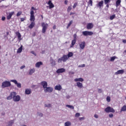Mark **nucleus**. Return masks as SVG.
Segmentation results:
<instances>
[{"label": "nucleus", "mask_w": 126, "mask_h": 126, "mask_svg": "<svg viewBox=\"0 0 126 126\" xmlns=\"http://www.w3.org/2000/svg\"><path fill=\"white\" fill-rule=\"evenodd\" d=\"M13 99L14 102H19L21 99L20 95H17L15 92H12L10 93V95L7 97V100H11Z\"/></svg>", "instance_id": "f257e3e1"}, {"label": "nucleus", "mask_w": 126, "mask_h": 126, "mask_svg": "<svg viewBox=\"0 0 126 126\" xmlns=\"http://www.w3.org/2000/svg\"><path fill=\"white\" fill-rule=\"evenodd\" d=\"M10 86H11V83L9 81H6L2 83V85H1L2 88L10 87Z\"/></svg>", "instance_id": "f03ea898"}, {"label": "nucleus", "mask_w": 126, "mask_h": 126, "mask_svg": "<svg viewBox=\"0 0 126 126\" xmlns=\"http://www.w3.org/2000/svg\"><path fill=\"white\" fill-rule=\"evenodd\" d=\"M48 25L49 24L44 22L41 23V26L42 27V33H46V31L47 29H48Z\"/></svg>", "instance_id": "7ed1b4c3"}, {"label": "nucleus", "mask_w": 126, "mask_h": 126, "mask_svg": "<svg viewBox=\"0 0 126 126\" xmlns=\"http://www.w3.org/2000/svg\"><path fill=\"white\" fill-rule=\"evenodd\" d=\"M104 111L106 113H115V109L110 106L105 108Z\"/></svg>", "instance_id": "20e7f679"}, {"label": "nucleus", "mask_w": 126, "mask_h": 126, "mask_svg": "<svg viewBox=\"0 0 126 126\" xmlns=\"http://www.w3.org/2000/svg\"><path fill=\"white\" fill-rule=\"evenodd\" d=\"M54 90V89L50 87H47L46 89L44 90L45 93H52Z\"/></svg>", "instance_id": "39448f33"}, {"label": "nucleus", "mask_w": 126, "mask_h": 126, "mask_svg": "<svg viewBox=\"0 0 126 126\" xmlns=\"http://www.w3.org/2000/svg\"><path fill=\"white\" fill-rule=\"evenodd\" d=\"M82 34L84 36H91L93 35V32L89 31H84L82 32Z\"/></svg>", "instance_id": "423d86ee"}, {"label": "nucleus", "mask_w": 126, "mask_h": 126, "mask_svg": "<svg viewBox=\"0 0 126 126\" xmlns=\"http://www.w3.org/2000/svg\"><path fill=\"white\" fill-rule=\"evenodd\" d=\"M31 14V17H30V20L31 21H35V16H34V11L31 10L30 12Z\"/></svg>", "instance_id": "0eeeda50"}, {"label": "nucleus", "mask_w": 126, "mask_h": 126, "mask_svg": "<svg viewBox=\"0 0 126 126\" xmlns=\"http://www.w3.org/2000/svg\"><path fill=\"white\" fill-rule=\"evenodd\" d=\"M47 4L49 5V6H47V7H49V9H51V8H54L55 7V5L53 4V2H52V0H49L47 3Z\"/></svg>", "instance_id": "6e6552de"}, {"label": "nucleus", "mask_w": 126, "mask_h": 126, "mask_svg": "<svg viewBox=\"0 0 126 126\" xmlns=\"http://www.w3.org/2000/svg\"><path fill=\"white\" fill-rule=\"evenodd\" d=\"M11 82H13L15 84L17 85L18 88H21V84L18 83L16 80H11L10 81Z\"/></svg>", "instance_id": "1a4fd4ad"}, {"label": "nucleus", "mask_w": 126, "mask_h": 126, "mask_svg": "<svg viewBox=\"0 0 126 126\" xmlns=\"http://www.w3.org/2000/svg\"><path fill=\"white\" fill-rule=\"evenodd\" d=\"M79 46L81 50H83L85 48V42L82 41L79 43Z\"/></svg>", "instance_id": "9d476101"}, {"label": "nucleus", "mask_w": 126, "mask_h": 126, "mask_svg": "<svg viewBox=\"0 0 126 126\" xmlns=\"http://www.w3.org/2000/svg\"><path fill=\"white\" fill-rule=\"evenodd\" d=\"M14 14V11L9 12L6 17L7 20H9V19H11L12 15H13Z\"/></svg>", "instance_id": "9b49d317"}, {"label": "nucleus", "mask_w": 126, "mask_h": 126, "mask_svg": "<svg viewBox=\"0 0 126 126\" xmlns=\"http://www.w3.org/2000/svg\"><path fill=\"white\" fill-rule=\"evenodd\" d=\"M41 85L43 87L44 90L46 89L48 86V83L46 81H42L41 82Z\"/></svg>", "instance_id": "f8f14e48"}, {"label": "nucleus", "mask_w": 126, "mask_h": 126, "mask_svg": "<svg viewBox=\"0 0 126 126\" xmlns=\"http://www.w3.org/2000/svg\"><path fill=\"white\" fill-rule=\"evenodd\" d=\"M41 65H43V62H38L35 64V67H37V68H39Z\"/></svg>", "instance_id": "ddd939ff"}, {"label": "nucleus", "mask_w": 126, "mask_h": 126, "mask_svg": "<svg viewBox=\"0 0 126 126\" xmlns=\"http://www.w3.org/2000/svg\"><path fill=\"white\" fill-rule=\"evenodd\" d=\"M64 71H65V69L63 68H61L58 69L57 70L56 72L57 73H63V72H64Z\"/></svg>", "instance_id": "4468645a"}, {"label": "nucleus", "mask_w": 126, "mask_h": 126, "mask_svg": "<svg viewBox=\"0 0 126 126\" xmlns=\"http://www.w3.org/2000/svg\"><path fill=\"white\" fill-rule=\"evenodd\" d=\"M50 63L52 66H55L56 65V61L54 60L52 57L50 58Z\"/></svg>", "instance_id": "2eb2a0df"}, {"label": "nucleus", "mask_w": 126, "mask_h": 126, "mask_svg": "<svg viewBox=\"0 0 126 126\" xmlns=\"http://www.w3.org/2000/svg\"><path fill=\"white\" fill-rule=\"evenodd\" d=\"M36 71V69H35L34 68H32V69H30L29 71V74L30 75H32L33 73H34Z\"/></svg>", "instance_id": "dca6fc26"}, {"label": "nucleus", "mask_w": 126, "mask_h": 126, "mask_svg": "<svg viewBox=\"0 0 126 126\" xmlns=\"http://www.w3.org/2000/svg\"><path fill=\"white\" fill-rule=\"evenodd\" d=\"M61 58H62V60L63 63L65 62L66 61H67V60H68V57H67V55H64Z\"/></svg>", "instance_id": "f3484780"}, {"label": "nucleus", "mask_w": 126, "mask_h": 126, "mask_svg": "<svg viewBox=\"0 0 126 126\" xmlns=\"http://www.w3.org/2000/svg\"><path fill=\"white\" fill-rule=\"evenodd\" d=\"M74 81L75 82H78V81L80 82H83V81H84V79L82 78H76L74 79Z\"/></svg>", "instance_id": "a211bd4d"}, {"label": "nucleus", "mask_w": 126, "mask_h": 126, "mask_svg": "<svg viewBox=\"0 0 126 126\" xmlns=\"http://www.w3.org/2000/svg\"><path fill=\"white\" fill-rule=\"evenodd\" d=\"M55 90H58V91H61V90L62 89V86L61 85H56L55 87Z\"/></svg>", "instance_id": "6ab92c4d"}, {"label": "nucleus", "mask_w": 126, "mask_h": 126, "mask_svg": "<svg viewBox=\"0 0 126 126\" xmlns=\"http://www.w3.org/2000/svg\"><path fill=\"white\" fill-rule=\"evenodd\" d=\"M93 28V24L89 23L87 25V29H92Z\"/></svg>", "instance_id": "aec40b11"}, {"label": "nucleus", "mask_w": 126, "mask_h": 126, "mask_svg": "<svg viewBox=\"0 0 126 126\" xmlns=\"http://www.w3.org/2000/svg\"><path fill=\"white\" fill-rule=\"evenodd\" d=\"M25 93L26 95H30L31 94V90L30 89H26Z\"/></svg>", "instance_id": "412c9836"}, {"label": "nucleus", "mask_w": 126, "mask_h": 126, "mask_svg": "<svg viewBox=\"0 0 126 126\" xmlns=\"http://www.w3.org/2000/svg\"><path fill=\"white\" fill-rule=\"evenodd\" d=\"M76 85L77 87H78L80 89H81L82 88V87H83V85L82 84V83L79 82L76 83Z\"/></svg>", "instance_id": "4be33fe9"}, {"label": "nucleus", "mask_w": 126, "mask_h": 126, "mask_svg": "<svg viewBox=\"0 0 126 126\" xmlns=\"http://www.w3.org/2000/svg\"><path fill=\"white\" fill-rule=\"evenodd\" d=\"M103 4H104V1L101 0L99 2H98L97 6H98V7H99V8H101V7H102V6H103Z\"/></svg>", "instance_id": "5701e85b"}, {"label": "nucleus", "mask_w": 126, "mask_h": 126, "mask_svg": "<svg viewBox=\"0 0 126 126\" xmlns=\"http://www.w3.org/2000/svg\"><path fill=\"white\" fill-rule=\"evenodd\" d=\"M124 72H125V71L124 70H119L115 72V74H123Z\"/></svg>", "instance_id": "b1692460"}, {"label": "nucleus", "mask_w": 126, "mask_h": 126, "mask_svg": "<svg viewBox=\"0 0 126 126\" xmlns=\"http://www.w3.org/2000/svg\"><path fill=\"white\" fill-rule=\"evenodd\" d=\"M14 124V120H10L8 122V126H12Z\"/></svg>", "instance_id": "393cba45"}, {"label": "nucleus", "mask_w": 126, "mask_h": 126, "mask_svg": "<svg viewBox=\"0 0 126 126\" xmlns=\"http://www.w3.org/2000/svg\"><path fill=\"white\" fill-rule=\"evenodd\" d=\"M16 34L18 37V40H20V41L21 40V34H20V33L19 32H16Z\"/></svg>", "instance_id": "a878e982"}, {"label": "nucleus", "mask_w": 126, "mask_h": 126, "mask_svg": "<svg viewBox=\"0 0 126 126\" xmlns=\"http://www.w3.org/2000/svg\"><path fill=\"white\" fill-rule=\"evenodd\" d=\"M34 26H35V23H34V22H32L31 24L29 25V27L31 29H32V28H33Z\"/></svg>", "instance_id": "bb28decb"}, {"label": "nucleus", "mask_w": 126, "mask_h": 126, "mask_svg": "<svg viewBox=\"0 0 126 126\" xmlns=\"http://www.w3.org/2000/svg\"><path fill=\"white\" fill-rule=\"evenodd\" d=\"M23 46L22 45H21L20 46V47L18 48V50L17 51V53L18 54H19V53H21V52H22V48H23Z\"/></svg>", "instance_id": "cd10ccee"}, {"label": "nucleus", "mask_w": 126, "mask_h": 126, "mask_svg": "<svg viewBox=\"0 0 126 126\" xmlns=\"http://www.w3.org/2000/svg\"><path fill=\"white\" fill-rule=\"evenodd\" d=\"M126 106L124 105L123 106L120 110V112H126Z\"/></svg>", "instance_id": "c85d7f7f"}, {"label": "nucleus", "mask_w": 126, "mask_h": 126, "mask_svg": "<svg viewBox=\"0 0 126 126\" xmlns=\"http://www.w3.org/2000/svg\"><path fill=\"white\" fill-rule=\"evenodd\" d=\"M66 107L69 108V109H71L72 110H74V107L72 105L67 104L66 105Z\"/></svg>", "instance_id": "c756f323"}, {"label": "nucleus", "mask_w": 126, "mask_h": 126, "mask_svg": "<svg viewBox=\"0 0 126 126\" xmlns=\"http://www.w3.org/2000/svg\"><path fill=\"white\" fill-rule=\"evenodd\" d=\"M65 126H71V123L69 121L66 122L64 123Z\"/></svg>", "instance_id": "7c9ffc66"}, {"label": "nucleus", "mask_w": 126, "mask_h": 126, "mask_svg": "<svg viewBox=\"0 0 126 126\" xmlns=\"http://www.w3.org/2000/svg\"><path fill=\"white\" fill-rule=\"evenodd\" d=\"M120 4H121V0H117L116 2V7H118Z\"/></svg>", "instance_id": "2f4dec72"}, {"label": "nucleus", "mask_w": 126, "mask_h": 126, "mask_svg": "<svg viewBox=\"0 0 126 126\" xmlns=\"http://www.w3.org/2000/svg\"><path fill=\"white\" fill-rule=\"evenodd\" d=\"M75 43H76V39H74L73 40H72V42H71L72 46H71L70 47H72L73 46H74V45H75Z\"/></svg>", "instance_id": "473e14b6"}, {"label": "nucleus", "mask_w": 126, "mask_h": 126, "mask_svg": "<svg viewBox=\"0 0 126 126\" xmlns=\"http://www.w3.org/2000/svg\"><path fill=\"white\" fill-rule=\"evenodd\" d=\"M67 56L68 57V58H71V57H72V56H73V53H72V52H69Z\"/></svg>", "instance_id": "72a5a7b5"}, {"label": "nucleus", "mask_w": 126, "mask_h": 126, "mask_svg": "<svg viewBox=\"0 0 126 126\" xmlns=\"http://www.w3.org/2000/svg\"><path fill=\"white\" fill-rule=\"evenodd\" d=\"M116 59H117V57H116V56H113V57H111L110 62H114V61H115V60H116Z\"/></svg>", "instance_id": "f704fd0d"}, {"label": "nucleus", "mask_w": 126, "mask_h": 126, "mask_svg": "<svg viewBox=\"0 0 126 126\" xmlns=\"http://www.w3.org/2000/svg\"><path fill=\"white\" fill-rule=\"evenodd\" d=\"M44 107H46V108H52V104H44Z\"/></svg>", "instance_id": "c9c22d12"}, {"label": "nucleus", "mask_w": 126, "mask_h": 126, "mask_svg": "<svg viewBox=\"0 0 126 126\" xmlns=\"http://www.w3.org/2000/svg\"><path fill=\"white\" fill-rule=\"evenodd\" d=\"M111 2V0H104V4H108Z\"/></svg>", "instance_id": "e433bc0d"}, {"label": "nucleus", "mask_w": 126, "mask_h": 126, "mask_svg": "<svg viewBox=\"0 0 126 126\" xmlns=\"http://www.w3.org/2000/svg\"><path fill=\"white\" fill-rule=\"evenodd\" d=\"M116 17V15L114 14L110 16V20H113Z\"/></svg>", "instance_id": "4c0bfd02"}, {"label": "nucleus", "mask_w": 126, "mask_h": 126, "mask_svg": "<svg viewBox=\"0 0 126 126\" xmlns=\"http://www.w3.org/2000/svg\"><path fill=\"white\" fill-rule=\"evenodd\" d=\"M72 9V7H71V6H69L67 9V12H69L70 10H71Z\"/></svg>", "instance_id": "58836bf2"}, {"label": "nucleus", "mask_w": 126, "mask_h": 126, "mask_svg": "<svg viewBox=\"0 0 126 126\" xmlns=\"http://www.w3.org/2000/svg\"><path fill=\"white\" fill-rule=\"evenodd\" d=\"M37 115L39 116V117H43V113H42L41 112H37Z\"/></svg>", "instance_id": "ea45409f"}, {"label": "nucleus", "mask_w": 126, "mask_h": 126, "mask_svg": "<svg viewBox=\"0 0 126 126\" xmlns=\"http://www.w3.org/2000/svg\"><path fill=\"white\" fill-rule=\"evenodd\" d=\"M75 118H78V117H80V113H77L75 115Z\"/></svg>", "instance_id": "a19ab883"}, {"label": "nucleus", "mask_w": 126, "mask_h": 126, "mask_svg": "<svg viewBox=\"0 0 126 126\" xmlns=\"http://www.w3.org/2000/svg\"><path fill=\"white\" fill-rule=\"evenodd\" d=\"M22 13V12L19 11V12H18L17 13L16 16H17V17L20 16V15H21Z\"/></svg>", "instance_id": "79ce46f5"}, {"label": "nucleus", "mask_w": 126, "mask_h": 126, "mask_svg": "<svg viewBox=\"0 0 126 126\" xmlns=\"http://www.w3.org/2000/svg\"><path fill=\"white\" fill-rule=\"evenodd\" d=\"M63 62V58L61 57L58 59V62L60 63Z\"/></svg>", "instance_id": "37998d69"}, {"label": "nucleus", "mask_w": 126, "mask_h": 126, "mask_svg": "<svg viewBox=\"0 0 126 126\" xmlns=\"http://www.w3.org/2000/svg\"><path fill=\"white\" fill-rule=\"evenodd\" d=\"M106 100L107 102H111V97H110V96H107L106 97Z\"/></svg>", "instance_id": "c03bdc74"}, {"label": "nucleus", "mask_w": 126, "mask_h": 126, "mask_svg": "<svg viewBox=\"0 0 126 126\" xmlns=\"http://www.w3.org/2000/svg\"><path fill=\"white\" fill-rule=\"evenodd\" d=\"M72 21H70L69 23L68 24V26L67 27V28H68V27H69L70 26V25H71V24H72Z\"/></svg>", "instance_id": "a18cd8bd"}, {"label": "nucleus", "mask_w": 126, "mask_h": 126, "mask_svg": "<svg viewBox=\"0 0 126 126\" xmlns=\"http://www.w3.org/2000/svg\"><path fill=\"white\" fill-rule=\"evenodd\" d=\"M78 67H85V64H83L79 65L78 66Z\"/></svg>", "instance_id": "49530a36"}, {"label": "nucleus", "mask_w": 126, "mask_h": 126, "mask_svg": "<svg viewBox=\"0 0 126 126\" xmlns=\"http://www.w3.org/2000/svg\"><path fill=\"white\" fill-rule=\"evenodd\" d=\"M1 7L2 8H4V9H5V8H7V7H8V6L2 5V6H1Z\"/></svg>", "instance_id": "de8ad7c7"}, {"label": "nucleus", "mask_w": 126, "mask_h": 126, "mask_svg": "<svg viewBox=\"0 0 126 126\" xmlns=\"http://www.w3.org/2000/svg\"><path fill=\"white\" fill-rule=\"evenodd\" d=\"M103 91H102V90L101 89H97V92L98 93H102Z\"/></svg>", "instance_id": "09e8293b"}, {"label": "nucleus", "mask_w": 126, "mask_h": 126, "mask_svg": "<svg viewBox=\"0 0 126 126\" xmlns=\"http://www.w3.org/2000/svg\"><path fill=\"white\" fill-rule=\"evenodd\" d=\"M79 121H83V120H85V118H84V117H80L79 118Z\"/></svg>", "instance_id": "8fccbe9b"}, {"label": "nucleus", "mask_w": 126, "mask_h": 126, "mask_svg": "<svg viewBox=\"0 0 126 126\" xmlns=\"http://www.w3.org/2000/svg\"><path fill=\"white\" fill-rule=\"evenodd\" d=\"M76 6H77V3H74L73 6V8H75V7H76Z\"/></svg>", "instance_id": "3c124183"}, {"label": "nucleus", "mask_w": 126, "mask_h": 126, "mask_svg": "<svg viewBox=\"0 0 126 126\" xmlns=\"http://www.w3.org/2000/svg\"><path fill=\"white\" fill-rule=\"evenodd\" d=\"M109 118H113V117H114V114H113L112 113H111L109 114Z\"/></svg>", "instance_id": "603ef678"}, {"label": "nucleus", "mask_w": 126, "mask_h": 126, "mask_svg": "<svg viewBox=\"0 0 126 126\" xmlns=\"http://www.w3.org/2000/svg\"><path fill=\"white\" fill-rule=\"evenodd\" d=\"M31 54H32V55H34V56H36V54H35V52L32 51L31 52Z\"/></svg>", "instance_id": "864d4df0"}, {"label": "nucleus", "mask_w": 126, "mask_h": 126, "mask_svg": "<svg viewBox=\"0 0 126 126\" xmlns=\"http://www.w3.org/2000/svg\"><path fill=\"white\" fill-rule=\"evenodd\" d=\"M94 118H95V119H98L99 118V116H98V115H97V114H95L94 115Z\"/></svg>", "instance_id": "5fc2aeb1"}, {"label": "nucleus", "mask_w": 126, "mask_h": 126, "mask_svg": "<svg viewBox=\"0 0 126 126\" xmlns=\"http://www.w3.org/2000/svg\"><path fill=\"white\" fill-rule=\"evenodd\" d=\"M1 20L2 21H4V20H5V17H4V16L2 17Z\"/></svg>", "instance_id": "6e6d98bb"}, {"label": "nucleus", "mask_w": 126, "mask_h": 126, "mask_svg": "<svg viewBox=\"0 0 126 126\" xmlns=\"http://www.w3.org/2000/svg\"><path fill=\"white\" fill-rule=\"evenodd\" d=\"M89 4H91V5L92 6V3H93V1L92 0H89Z\"/></svg>", "instance_id": "4d7b16f0"}, {"label": "nucleus", "mask_w": 126, "mask_h": 126, "mask_svg": "<svg viewBox=\"0 0 126 126\" xmlns=\"http://www.w3.org/2000/svg\"><path fill=\"white\" fill-rule=\"evenodd\" d=\"M23 68H25V65H22L20 67V69H23Z\"/></svg>", "instance_id": "13d9d810"}, {"label": "nucleus", "mask_w": 126, "mask_h": 126, "mask_svg": "<svg viewBox=\"0 0 126 126\" xmlns=\"http://www.w3.org/2000/svg\"><path fill=\"white\" fill-rule=\"evenodd\" d=\"M31 10H36V9L34 7H32Z\"/></svg>", "instance_id": "bf43d9fd"}, {"label": "nucleus", "mask_w": 126, "mask_h": 126, "mask_svg": "<svg viewBox=\"0 0 126 126\" xmlns=\"http://www.w3.org/2000/svg\"><path fill=\"white\" fill-rule=\"evenodd\" d=\"M73 14H75V13L74 12H70V15H73Z\"/></svg>", "instance_id": "052dcab7"}, {"label": "nucleus", "mask_w": 126, "mask_h": 126, "mask_svg": "<svg viewBox=\"0 0 126 126\" xmlns=\"http://www.w3.org/2000/svg\"><path fill=\"white\" fill-rule=\"evenodd\" d=\"M123 43H124V44H126V39L123 40Z\"/></svg>", "instance_id": "680f3d73"}, {"label": "nucleus", "mask_w": 126, "mask_h": 126, "mask_svg": "<svg viewBox=\"0 0 126 126\" xmlns=\"http://www.w3.org/2000/svg\"><path fill=\"white\" fill-rule=\"evenodd\" d=\"M67 2H68V1H67V0H66L64 1V3L65 4H67Z\"/></svg>", "instance_id": "e2e57ef3"}, {"label": "nucleus", "mask_w": 126, "mask_h": 126, "mask_svg": "<svg viewBox=\"0 0 126 126\" xmlns=\"http://www.w3.org/2000/svg\"><path fill=\"white\" fill-rule=\"evenodd\" d=\"M73 37H74V39H75L76 40V34H74L73 35Z\"/></svg>", "instance_id": "0e129e2a"}, {"label": "nucleus", "mask_w": 126, "mask_h": 126, "mask_svg": "<svg viewBox=\"0 0 126 126\" xmlns=\"http://www.w3.org/2000/svg\"><path fill=\"white\" fill-rule=\"evenodd\" d=\"M25 20L24 18H21V21L23 22Z\"/></svg>", "instance_id": "69168bd1"}, {"label": "nucleus", "mask_w": 126, "mask_h": 126, "mask_svg": "<svg viewBox=\"0 0 126 126\" xmlns=\"http://www.w3.org/2000/svg\"><path fill=\"white\" fill-rule=\"evenodd\" d=\"M69 73L70 74H74V72L71 71V72H70Z\"/></svg>", "instance_id": "338daca9"}, {"label": "nucleus", "mask_w": 126, "mask_h": 126, "mask_svg": "<svg viewBox=\"0 0 126 126\" xmlns=\"http://www.w3.org/2000/svg\"><path fill=\"white\" fill-rule=\"evenodd\" d=\"M41 54H45V51L43 50L41 52Z\"/></svg>", "instance_id": "774afa93"}]
</instances>
